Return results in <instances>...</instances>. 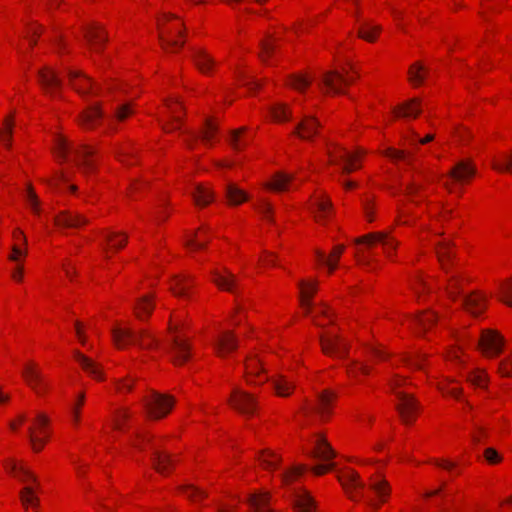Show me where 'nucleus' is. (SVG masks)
Masks as SVG:
<instances>
[{"label":"nucleus","instance_id":"obj_25","mask_svg":"<svg viewBox=\"0 0 512 512\" xmlns=\"http://www.w3.org/2000/svg\"><path fill=\"white\" fill-rule=\"evenodd\" d=\"M464 308L471 314L477 316L485 309V299L478 293H471L462 298Z\"/></svg>","mask_w":512,"mask_h":512},{"label":"nucleus","instance_id":"obj_20","mask_svg":"<svg viewBox=\"0 0 512 512\" xmlns=\"http://www.w3.org/2000/svg\"><path fill=\"white\" fill-rule=\"evenodd\" d=\"M271 496L268 492H258L250 494L247 502L252 508L253 512H275L270 507Z\"/></svg>","mask_w":512,"mask_h":512},{"label":"nucleus","instance_id":"obj_23","mask_svg":"<svg viewBox=\"0 0 512 512\" xmlns=\"http://www.w3.org/2000/svg\"><path fill=\"white\" fill-rule=\"evenodd\" d=\"M152 461L154 468L159 473H166L169 467L173 464V459L170 454H167L159 449L158 446L152 444Z\"/></svg>","mask_w":512,"mask_h":512},{"label":"nucleus","instance_id":"obj_6","mask_svg":"<svg viewBox=\"0 0 512 512\" xmlns=\"http://www.w3.org/2000/svg\"><path fill=\"white\" fill-rule=\"evenodd\" d=\"M359 153H351L346 148L336 145L333 149L328 150L330 163L341 166V171L344 174H349L358 166L355 164L359 158Z\"/></svg>","mask_w":512,"mask_h":512},{"label":"nucleus","instance_id":"obj_48","mask_svg":"<svg viewBox=\"0 0 512 512\" xmlns=\"http://www.w3.org/2000/svg\"><path fill=\"white\" fill-rule=\"evenodd\" d=\"M104 237L112 249H121L127 242V235L124 233L108 232Z\"/></svg>","mask_w":512,"mask_h":512},{"label":"nucleus","instance_id":"obj_15","mask_svg":"<svg viewBox=\"0 0 512 512\" xmlns=\"http://www.w3.org/2000/svg\"><path fill=\"white\" fill-rule=\"evenodd\" d=\"M320 126V122L314 116L305 115L296 125L294 133L301 139L310 140L318 134Z\"/></svg>","mask_w":512,"mask_h":512},{"label":"nucleus","instance_id":"obj_50","mask_svg":"<svg viewBox=\"0 0 512 512\" xmlns=\"http://www.w3.org/2000/svg\"><path fill=\"white\" fill-rule=\"evenodd\" d=\"M259 460L261 461L264 468L268 470L276 469L278 462L280 461L279 457L275 453L268 450L262 452Z\"/></svg>","mask_w":512,"mask_h":512},{"label":"nucleus","instance_id":"obj_38","mask_svg":"<svg viewBox=\"0 0 512 512\" xmlns=\"http://www.w3.org/2000/svg\"><path fill=\"white\" fill-rule=\"evenodd\" d=\"M399 111H402L401 115L403 117H414L416 118L420 112V100L417 98L411 99L401 106L398 107L396 113L399 114Z\"/></svg>","mask_w":512,"mask_h":512},{"label":"nucleus","instance_id":"obj_41","mask_svg":"<svg viewBox=\"0 0 512 512\" xmlns=\"http://www.w3.org/2000/svg\"><path fill=\"white\" fill-rule=\"evenodd\" d=\"M299 286L301 289V305L305 308L306 313H309L311 308L310 298L315 292V285L302 281Z\"/></svg>","mask_w":512,"mask_h":512},{"label":"nucleus","instance_id":"obj_43","mask_svg":"<svg viewBox=\"0 0 512 512\" xmlns=\"http://www.w3.org/2000/svg\"><path fill=\"white\" fill-rule=\"evenodd\" d=\"M102 116L103 114L100 108L98 106H92L83 113L82 124L86 127H93Z\"/></svg>","mask_w":512,"mask_h":512},{"label":"nucleus","instance_id":"obj_46","mask_svg":"<svg viewBox=\"0 0 512 512\" xmlns=\"http://www.w3.org/2000/svg\"><path fill=\"white\" fill-rule=\"evenodd\" d=\"M189 288V280L186 276L176 277L171 285V290L178 297H185Z\"/></svg>","mask_w":512,"mask_h":512},{"label":"nucleus","instance_id":"obj_18","mask_svg":"<svg viewBox=\"0 0 512 512\" xmlns=\"http://www.w3.org/2000/svg\"><path fill=\"white\" fill-rule=\"evenodd\" d=\"M214 347L219 356L232 352L238 347V340L233 332L223 331L214 341Z\"/></svg>","mask_w":512,"mask_h":512},{"label":"nucleus","instance_id":"obj_31","mask_svg":"<svg viewBox=\"0 0 512 512\" xmlns=\"http://www.w3.org/2000/svg\"><path fill=\"white\" fill-rule=\"evenodd\" d=\"M192 58L195 65L202 73H209L211 68L215 65V61L212 57L201 49L195 50Z\"/></svg>","mask_w":512,"mask_h":512},{"label":"nucleus","instance_id":"obj_9","mask_svg":"<svg viewBox=\"0 0 512 512\" xmlns=\"http://www.w3.org/2000/svg\"><path fill=\"white\" fill-rule=\"evenodd\" d=\"M320 344L322 351L327 355L345 357L347 354L348 344L339 335L332 333L320 335Z\"/></svg>","mask_w":512,"mask_h":512},{"label":"nucleus","instance_id":"obj_30","mask_svg":"<svg viewBox=\"0 0 512 512\" xmlns=\"http://www.w3.org/2000/svg\"><path fill=\"white\" fill-rule=\"evenodd\" d=\"M85 38L95 51H98L101 45L106 41V36L98 25L87 27L85 30Z\"/></svg>","mask_w":512,"mask_h":512},{"label":"nucleus","instance_id":"obj_8","mask_svg":"<svg viewBox=\"0 0 512 512\" xmlns=\"http://www.w3.org/2000/svg\"><path fill=\"white\" fill-rule=\"evenodd\" d=\"M229 403L244 415H252L257 407L254 396L238 388L232 391Z\"/></svg>","mask_w":512,"mask_h":512},{"label":"nucleus","instance_id":"obj_19","mask_svg":"<svg viewBox=\"0 0 512 512\" xmlns=\"http://www.w3.org/2000/svg\"><path fill=\"white\" fill-rule=\"evenodd\" d=\"M175 364H182L189 358V347L185 340L174 336L171 340V346L168 350Z\"/></svg>","mask_w":512,"mask_h":512},{"label":"nucleus","instance_id":"obj_14","mask_svg":"<svg viewBox=\"0 0 512 512\" xmlns=\"http://www.w3.org/2000/svg\"><path fill=\"white\" fill-rule=\"evenodd\" d=\"M476 174V168L469 160L458 161L448 172V177L456 184H463Z\"/></svg>","mask_w":512,"mask_h":512},{"label":"nucleus","instance_id":"obj_10","mask_svg":"<svg viewBox=\"0 0 512 512\" xmlns=\"http://www.w3.org/2000/svg\"><path fill=\"white\" fill-rule=\"evenodd\" d=\"M380 242L385 249V253L389 258L392 257L390 250H395L398 246V242L390 236V231H382L366 234L356 239L357 244L372 245L374 242Z\"/></svg>","mask_w":512,"mask_h":512},{"label":"nucleus","instance_id":"obj_52","mask_svg":"<svg viewBox=\"0 0 512 512\" xmlns=\"http://www.w3.org/2000/svg\"><path fill=\"white\" fill-rule=\"evenodd\" d=\"M271 114L276 121H286L290 119L291 113L283 103H277L272 106Z\"/></svg>","mask_w":512,"mask_h":512},{"label":"nucleus","instance_id":"obj_47","mask_svg":"<svg viewBox=\"0 0 512 512\" xmlns=\"http://www.w3.org/2000/svg\"><path fill=\"white\" fill-rule=\"evenodd\" d=\"M380 26L372 25L370 23H363L358 31V36L369 41L373 42L376 38V34L380 31Z\"/></svg>","mask_w":512,"mask_h":512},{"label":"nucleus","instance_id":"obj_27","mask_svg":"<svg viewBox=\"0 0 512 512\" xmlns=\"http://www.w3.org/2000/svg\"><path fill=\"white\" fill-rule=\"evenodd\" d=\"M294 508L297 512H314L315 501L306 491L294 493Z\"/></svg>","mask_w":512,"mask_h":512},{"label":"nucleus","instance_id":"obj_7","mask_svg":"<svg viewBox=\"0 0 512 512\" xmlns=\"http://www.w3.org/2000/svg\"><path fill=\"white\" fill-rule=\"evenodd\" d=\"M398 398L396 409L405 424H410L414 419L419 409L418 402L415 398L408 393L395 391Z\"/></svg>","mask_w":512,"mask_h":512},{"label":"nucleus","instance_id":"obj_39","mask_svg":"<svg viewBox=\"0 0 512 512\" xmlns=\"http://www.w3.org/2000/svg\"><path fill=\"white\" fill-rule=\"evenodd\" d=\"M261 365H262L261 360L258 359L256 356L249 358L246 362L247 375L248 376L255 375L256 377L259 378V383L268 381V377L265 376L264 373H262Z\"/></svg>","mask_w":512,"mask_h":512},{"label":"nucleus","instance_id":"obj_64","mask_svg":"<svg viewBox=\"0 0 512 512\" xmlns=\"http://www.w3.org/2000/svg\"><path fill=\"white\" fill-rule=\"evenodd\" d=\"M499 372L504 377H512V358L503 359L499 363Z\"/></svg>","mask_w":512,"mask_h":512},{"label":"nucleus","instance_id":"obj_54","mask_svg":"<svg viewBox=\"0 0 512 512\" xmlns=\"http://www.w3.org/2000/svg\"><path fill=\"white\" fill-rule=\"evenodd\" d=\"M500 300L509 307H512V280L500 284Z\"/></svg>","mask_w":512,"mask_h":512},{"label":"nucleus","instance_id":"obj_32","mask_svg":"<svg viewBox=\"0 0 512 512\" xmlns=\"http://www.w3.org/2000/svg\"><path fill=\"white\" fill-rule=\"evenodd\" d=\"M272 386L278 396L287 397L291 394L295 385L283 375H277L271 379Z\"/></svg>","mask_w":512,"mask_h":512},{"label":"nucleus","instance_id":"obj_55","mask_svg":"<svg viewBox=\"0 0 512 512\" xmlns=\"http://www.w3.org/2000/svg\"><path fill=\"white\" fill-rule=\"evenodd\" d=\"M311 81L303 75H293L289 78L288 85L298 91L305 90Z\"/></svg>","mask_w":512,"mask_h":512},{"label":"nucleus","instance_id":"obj_37","mask_svg":"<svg viewBox=\"0 0 512 512\" xmlns=\"http://www.w3.org/2000/svg\"><path fill=\"white\" fill-rule=\"evenodd\" d=\"M191 196L193 197L195 203L199 206L208 205L214 198L213 192L202 185H196L191 192Z\"/></svg>","mask_w":512,"mask_h":512},{"label":"nucleus","instance_id":"obj_58","mask_svg":"<svg viewBox=\"0 0 512 512\" xmlns=\"http://www.w3.org/2000/svg\"><path fill=\"white\" fill-rule=\"evenodd\" d=\"M28 438L31 443L32 449L36 452L40 451L46 442L45 438L37 436L35 434L34 426H30L28 428Z\"/></svg>","mask_w":512,"mask_h":512},{"label":"nucleus","instance_id":"obj_4","mask_svg":"<svg viewBox=\"0 0 512 512\" xmlns=\"http://www.w3.org/2000/svg\"><path fill=\"white\" fill-rule=\"evenodd\" d=\"M149 417L160 419L165 417L172 409L175 400L172 396L151 391L142 400Z\"/></svg>","mask_w":512,"mask_h":512},{"label":"nucleus","instance_id":"obj_59","mask_svg":"<svg viewBox=\"0 0 512 512\" xmlns=\"http://www.w3.org/2000/svg\"><path fill=\"white\" fill-rule=\"evenodd\" d=\"M12 128H13V119H12V117H8L5 119L4 127L1 130V141L6 146L10 145L11 137H12Z\"/></svg>","mask_w":512,"mask_h":512},{"label":"nucleus","instance_id":"obj_34","mask_svg":"<svg viewBox=\"0 0 512 512\" xmlns=\"http://www.w3.org/2000/svg\"><path fill=\"white\" fill-rule=\"evenodd\" d=\"M74 357L87 373L97 379L102 378L99 366L92 359L86 357L78 351L74 353Z\"/></svg>","mask_w":512,"mask_h":512},{"label":"nucleus","instance_id":"obj_40","mask_svg":"<svg viewBox=\"0 0 512 512\" xmlns=\"http://www.w3.org/2000/svg\"><path fill=\"white\" fill-rule=\"evenodd\" d=\"M158 28L160 30L159 38L164 48H167V46L183 45V42L179 43L178 41L172 39L173 31L171 28L165 26L162 19L158 20Z\"/></svg>","mask_w":512,"mask_h":512},{"label":"nucleus","instance_id":"obj_62","mask_svg":"<svg viewBox=\"0 0 512 512\" xmlns=\"http://www.w3.org/2000/svg\"><path fill=\"white\" fill-rule=\"evenodd\" d=\"M85 395L81 393L78 397L77 402L71 407V418L72 422L77 425L80 421V407L83 405Z\"/></svg>","mask_w":512,"mask_h":512},{"label":"nucleus","instance_id":"obj_57","mask_svg":"<svg viewBox=\"0 0 512 512\" xmlns=\"http://www.w3.org/2000/svg\"><path fill=\"white\" fill-rule=\"evenodd\" d=\"M182 493L192 501H197L198 499L205 498L207 493L197 487L192 485H187L182 488Z\"/></svg>","mask_w":512,"mask_h":512},{"label":"nucleus","instance_id":"obj_63","mask_svg":"<svg viewBox=\"0 0 512 512\" xmlns=\"http://www.w3.org/2000/svg\"><path fill=\"white\" fill-rule=\"evenodd\" d=\"M206 245V241L202 240V237H200L197 233L190 239L186 241V246L190 250H197L202 249Z\"/></svg>","mask_w":512,"mask_h":512},{"label":"nucleus","instance_id":"obj_28","mask_svg":"<svg viewBox=\"0 0 512 512\" xmlns=\"http://www.w3.org/2000/svg\"><path fill=\"white\" fill-rule=\"evenodd\" d=\"M214 283L221 289L234 293L236 286V277L225 270L224 273L215 271L213 273Z\"/></svg>","mask_w":512,"mask_h":512},{"label":"nucleus","instance_id":"obj_49","mask_svg":"<svg viewBox=\"0 0 512 512\" xmlns=\"http://www.w3.org/2000/svg\"><path fill=\"white\" fill-rule=\"evenodd\" d=\"M425 71L424 66L417 62L410 66L408 74H409V80L414 85H419L423 82L425 76L422 74V72Z\"/></svg>","mask_w":512,"mask_h":512},{"label":"nucleus","instance_id":"obj_56","mask_svg":"<svg viewBox=\"0 0 512 512\" xmlns=\"http://www.w3.org/2000/svg\"><path fill=\"white\" fill-rule=\"evenodd\" d=\"M25 197H26V200H27L31 210L35 214H39L41 211L40 210V202H39L38 196L36 195V193L33 190V187L30 184L27 186Z\"/></svg>","mask_w":512,"mask_h":512},{"label":"nucleus","instance_id":"obj_26","mask_svg":"<svg viewBox=\"0 0 512 512\" xmlns=\"http://www.w3.org/2000/svg\"><path fill=\"white\" fill-rule=\"evenodd\" d=\"M452 242L447 239H443L436 243V254L438 260L441 264V267L446 272L448 271L449 262L453 257V253L451 251Z\"/></svg>","mask_w":512,"mask_h":512},{"label":"nucleus","instance_id":"obj_24","mask_svg":"<svg viewBox=\"0 0 512 512\" xmlns=\"http://www.w3.org/2000/svg\"><path fill=\"white\" fill-rule=\"evenodd\" d=\"M154 297L152 295H144L137 299L134 304V312L139 320H146L154 309Z\"/></svg>","mask_w":512,"mask_h":512},{"label":"nucleus","instance_id":"obj_17","mask_svg":"<svg viewBox=\"0 0 512 512\" xmlns=\"http://www.w3.org/2000/svg\"><path fill=\"white\" fill-rule=\"evenodd\" d=\"M88 222L85 216L75 211H62L55 218L56 225L67 228H79Z\"/></svg>","mask_w":512,"mask_h":512},{"label":"nucleus","instance_id":"obj_45","mask_svg":"<svg viewBox=\"0 0 512 512\" xmlns=\"http://www.w3.org/2000/svg\"><path fill=\"white\" fill-rule=\"evenodd\" d=\"M7 468L10 472L15 473L16 476L23 482H27L28 480H31L33 482H36L35 476L24 466H18L15 462H11L7 464Z\"/></svg>","mask_w":512,"mask_h":512},{"label":"nucleus","instance_id":"obj_11","mask_svg":"<svg viewBox=\"0 0 512 512\" xmlns=\"http://www.w3.org/2000/svg\"><path fill=\"white\" fill-rule=\"evenodd\" d=\"M354 79L352 77H346L343 73L332 70L327 71L323 74L321 84L327 89V92L333 94L344 93L342 85L350 84Z\"/></svg>","mask_w":512,"mask_h":512},{"label":"nucleus","instance_id":"obj_3","mask_svg":"<svg viewBox=\"0 0 512 512\" xmlns=\"http://www.w3.org/2000/svg\"><path fill=\"white\" fill-rule=\"evenodd\" d=\"M338 479L352 500H364L371 507L378 508L374 500L364 493L365 483L357 472L349 470L340 475Z\"/></svg>","mask_w":512,"mask_h":512},{"label":"nucleus","instance_id":"obj_35","mask_svg":"<svg viewBox=\"0 0 512 512\" xmlns=\"http://www.w3.org/2000/svg\"><path fill=\"white\" fill-rule=\"evenodd\" d=\"M369 488L382 502L386 501L390 493L389 484L383 478H371Z\"/></svg>","mask_w":512,"mask_h":512},{"label":"nucleus","instance_id":"obj_21","mask_svg":"<svg viewBox=\"0 0 512 512\" xmlns=\"http://www.w3.org/2000/svg\"><path fill=\"white\" fill-rule=\"evenodd\" d=\"M68 76L72 87L79 93H93L95 84L90 78L76 71H69Z\"/></svg>","mask_w":512,"mask_h":512},{"label":"nucleus","instance_id":"obj_53","mask_svg":"<svg viewBox=\"0 0 512 512\" xmlns=\"http://www.w3.org/2000/svg\"><path fill=\"white\" fill-rule=\"evenodd\" d=\"M217 133V127L211 120H206L204 128L200 132V138L205 144H210Z\"/></svg>","mask_w":512,"mask_h":512},{"label":"nucleus","instance_id":"obj_61","mask_svg":"<svg viewBox=\"0 0 512 512\" xmlns=\"http://www.w3.org/2000/svg\"><path fill=\"white\" fill-rule=\"evenodd\" d=\"M305 470L306 468L303 465L295 466L282 474V480L285 484H288L294 477L301 475Z\"/></svg>","mask_w":512,"mask_h":512},{"label":"nucleus","instance_id":"obj_51","mask_svg":"<svg viewBox=\"0 0 512 512\" xmlns=\"http://www.w3.org/2000/svg\"><path fill=\"white\" fill-rule=\"evenodd\" d=\"M437 319V316L433 312H426L412 319V322L418 325L421 329L426 330L430 327Z\"/></svg>","mask_w":512,"mask_h":512},{"label":"nucleus","instance_id":"obj_13","mask_svg":"<svg viewBox=\"0 0 512 512\" xmlns=\"http://www.w3.org/2000/svg\"><path fill=\"white\" fill-rule=\"evenodd\" d=\"M335 398L336 394L334 392L325 390L318 395V405L316 407L310 409L307 403H305L301 410L304 415L315 412L321 420H324L329 415L331 404Z\"/></svg>","mask_w":512,"mask_h":512},{"label":"nucleus","instance_id":"obj_16","mask_svg":"<svg viewBox=\"0 0 512 512\" xmlns=\"http://www.w3.org/2000/svg\"><path fill=\"white\" fill-rule=\"evenodd\" d=\"M23 377L27 384L38 394L42 395L48 389L42 374L33 365H27L23 370Z\"/></svg>","mask_w":512,"mask_h":512},{"label":"nucleus","instance_id":"obj_29","mask_svg":"<svg viewBox=\"0 0 512 512\" xmlns=\"http://www.w3.org/2000/svg\"><path fill=\"white\" fill-rule=\"evenodd\" d=\"M345 250V246L337 245L334 247L333 251L330 253L328 257L321 251H316L317 259L320 263L325 264L330 272H333L337 266V261L341 257L342 253Z\"/></svg>","mask_w":512,"mask_h":512},{"label":"nucleus","instance_id":"obj_12","mask_svg":"<svg viewBox=\"0 0 512 512\" xmlns=\"http://www.w3.org/2000/svg\"><path fill=\"white\" fill-rule=\"evenodd\" d=\"M504 339L497 332L486 330L482 332L479 346L489 356H496L502 352Z\"/></svg>","mask_w":512,"mask_h":512},{"label":"nucleus","instance_id":"obj_22","mask_svg":"<svg viewBox=\"0 0 512 512\" xmlns=\"http://www.w3.org/2000/svg\"><path fill=\"white\" fill-rule=\"evenodd\" d=\"M311 208L315 214L316 220L320 222L329 217L332 211V203L329 199L321 195L313 199Z\"/></svg>","mask_w":512,"mask_h":512},{"label":"nucleus","instance_id":"obj_1","mask_svg":"<svg viewBox=\"0 0 512 512\" xmlns=\"http://www.w3.org/2000/svg\"><path fill=\"white\" fill-rule=\"evenodd\" d=\"M53 152L60 162L67 161L68 155L72 153L76 166L84 175L95 170L96 164L93 159L95 150L91 146L85 144L74 146L65 137L58 135L54 141Z\"/></svg>","mask_w":512,"mask_h":512},{"label":"nucleus","instance_id":"obj_42","mask_svg":"<svg viewBox=\"0 0 512 512\" xmlns=\"http://www.w3.org/2000/svg\"><path fill=\"white\" fill-rule=\"evenodd\" d=\"M293 178V175L279 172L274 176L268 187L275 191H285Z\"/></svg>","mask_w":512,"mask_h":512},{"label":"nucleus","instance_id":"obj_60","mask_svg":"<svg viewBox=\"0 0 512 512\" xmlns=\"http://www.w3.org/2000/svg\"><path fill=\"white\" fill-rule=\"evenodd\" d=\"M425 359L424 354H416L410 357H405L403 361L411 368L414 369H422L423 368V361Z\"/></svg>","mask_w":512,"mask_h":512},{"label":"nucleus","instance_id":"obj_44","mask_svg":"<svg viewBox=\"0 0 512 512\" xmlns=\"http://www.w3.org/2000/svg\"><path fill=\"white\" fill-rule=\"evenodd\" d=\"M20 500L22 505L27 509L29 506L36 508L39 505V499L34 495L33 488L24 487L20 492Z\"/></svg>","mask_w":512,"mask_h":512},{"label":"nucleus","instance_id":"obj_2","mask_svg":"<svg viewBox=\"0 0 512 512\" xmlns=\"http://www.w3.org/2000/svg\"><path fill=\"white\" fill-rule=\"evenodd\" d=\"M112 337L118 348H125L128 345H135L143 350L157 348L158 339L148 330L135 331L127 327H115L112 329Z\"/></svg>","mask_w":512,"mask_h":512},{"label":"nucleus","instance_id":"obj_33","mask_svg":"<svg viewBox=\"0 0 512 512\" xmlns=\"http://www.w3.org/2000/svg\"><path fill=\"white\" fill-rule=\"evenodd\" d=\"M39 81L47 92L52 93L54 89L61 86V81L58 76L47 69L39 71Z\"/></svg>","mask_w":512,"mask_h":512},{"label":"nucleus","instance_id":"obj_5","mask_svg":"<svg viewBox=\"0 0 512 512\" xmlns=\"http://www.w3.org/2000/svg\"><path fill=\"white\" fill-rule=\"evenodd\" d=\"M312 456L315 459L327 462L313 468V472L316 475H322L335 467V463L330 462V460L336 456V453L323 436L317 438Z\"/></svg>","mask_w":512,"mask_h":512},{"label":"nucleus","instance_id":"obj_36","mask_svg":"<svg viewBox=\"0 0 512 512\" xmlns=\"http://www.w3.org/2000/svg\"><path fill=\"white\" fill-rule=\"evenodd\" d=\"M225 195L232 205H239L248 199L247 194L232 183L225 186Z\"/></svg>","mask_w":512,"mask_h":512}]
</instances>
